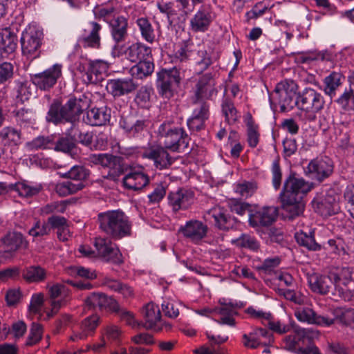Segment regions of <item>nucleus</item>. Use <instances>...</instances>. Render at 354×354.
<instances>
[{
    "mask_svg": "<svg viewBox=\"0 0 354 354\" xmlns=\"http://www.w3.org/2000/svg\"><path fill=\"white\" fill-rule=\"evenodd\" d=\"M88 106V100L84 95L80 97H71L64 104H62L59 99H55L50 105L46 120L55 125L71 123V127L67 131L68 136L73 141L92 149L93 133L83 131L75 125L80 115Z\"/></svg>",
    "mask_w": 354,
    "mask_h": 354,
    "instance_id": "f257e3e1",
    "label": "nucleus"
},
{
    "mask_svg": "<svg viewBox=\"0 0 354 354\" xmlns=\"http://www.w3.org/2000/svg\"><path fill=\"white\" fill-rule=\"evenodd\" d=\"M97 223L100 230L113 240H120L131 234L132 223L122 210L99 213Z\"/></svg>",
    "mask_w": 354,
    "mask_h": 354,
    "instance_id": "f03ea898",
    "label": "nucleus"
},
{
    "mask_svg": "<svg viewBox=\"0 0 354 354\" xmlns=\"http://www.w3.org/2000/svg\"><path fill=\"white\" fill-rule=\"evenodd\" d=\"M159 144L173 152H185L189 146V138L182 127L174 121H164L155 131Z\"/></svg>",
    "mask_w": 354,
    "mask_h": 354,
    "instance_id": "7ed1b4c3",
    "label": "nucleus"
},
{
    "mask_svg": "<svg viewBox=\"0 0 354 354\" xmlns=\"http://www.w3.org/2000/svg\"><path fill=\"white\" fill-rule=\"evenodd\" d=\"M205 0H175L158 3L160 12L166 14L170 24L175 21L178 24H185L188 16L192 13L196 6L203 4Z\"/></svg>",
    "mask_w": 354,
    "mask_h": 354,
    "instance_id": "20e7f679",
    "label": "nucleus"
},
{
    "mask_svg": "<svg viewBox=\"0 0 354 354\" xmlns=\"http://www.w3.org/2000/svg\"><path fill=\"white\" fill-rule=\"evenodd\" d=\"M297 103V109L304 115V120L312 122L315 120L316 114L324 109L325 100L321 93L310 87H306L298 92Z\"/></svg>",
    "mask_w": 354,
    "mask_h": 354,
    "instance_id": "39448f33",
    "label": "nucleus"
},
{
    "mask_svg": "<svg viewBox=\"0 0 354 354\" xmlns=\"http://www.w3.org/2000/svg\"><path fill=\"white\" fill-rule=\"evenodd\" d=\"M156 87L158 95L169 100L174 96L180 84V71L176 67L161 68L156 73Z\"/></svg>",
    "mask_w": 354,
    "mask_h": 354,
    "instance_id": "423d86ee",
    "label": "nucleus"
},
{
    "mask_svg": "<svg viewBox=\"0 0 354 354\" xmlns=\"http://www.w3.org/2000/svg\"><path fill=\"white\" fill-rule=\"evenodd\" d=\"M43 39L42 29L36 24H29L22 32L20 39L23 55L30 59L39 57Z\"/></svg>",
    "mask_w": 354,
    "mask_h": 354,
    "instance_id": "0eeeda50",
    "label": "nucleus"
},
{
    "mask_svg": "<svg viewBox=\"0 0 354 354\" xmlns=\"http://www.w3.org/2000/svg\"><path fill=\"white\" fill-rule=\"evenodd\" d=\"M297 86L292 80H285L278 83L274 88L270 100H275L280 106L281 112H286L297 107Z\"/></svg>",
    "mask_w": 354,
    "mask_h": 354,
    "instance_id": "6e6552de",
    "label": "nucleus"
},
{
    "mask_svg": "<svg viewBox=\"0 0 354 354\" xmlns=\"http://www.w3.org/2000/svg\"><path fill=\"white\" fill-rule=\"evenodd\" d=\"M110 33L114 45L112 48L111 55L120 57L123 52V44L128 37V20L123 16L118 15L109 23Z\"/></svg>",
    "mask_w": 354,
    "mask_h": 354,
    "instance_id": "1a4fd4ad",
    "label": "nucleus"
},
{
    "mask_svg": "<svg viewBox=\"0 0 354 354\" xmlns=\"http://www.w3.org/2000/svg\"><path fill=\"white\" fill-rule=\"evenodd\" d=\"M310 190L308 183L303 178H297L295 174H290L284 182L280 198L286 201L303 200L304 196Z\"/></svg>",
    "mask_w": 354,
    "mask_h": 354,
    "instance_id": "9d476101",
    "label": "nucleus"
},
{
    "mask_svg": "<svg viewBox=\"0 0 354 354\" xmlns=\"http://www.w3.org/2000/svg\"><path fill=\"white\" fill-rule=\"evenodd\" d=\"M193 103L212 100L218 93L212 74L207 73L201 76L193 88Z\"/></svg>",
    "mask_w": 354,
    "mask_h": 354,
    "instance_id": "9b49d317",
    "label": "nucleus"
},
{
    "mask_svg": "<svg viewBox=\"0 0 354 354\" xmlns=\"http://www.w3.org/2000/svg\"><path fill=\"white\" fill-rule=\"evenodd\" d=\"M88 160L94 165L109 168L110 170L106 177L114 181L117 180L123 172L121 159L118 156L110 153L91 154Z\"/></svg>",
    "mask_w": 354,
    "mask_h": 354,
    "instance_id": "f8f14e48",
    "label": "nucleus"
},
{
    "mask_svg": "<svg viewBox=\"0 0 354 354\" xmlns=\"http://www.w3.org/2000/svg\"><path fill=\"white\" fill-rule=\"evenodd\" d=\"M62 66L55 64L43 72L31 75L32 84L39 90L48 91L57 83L62 76Z\"/></svg>",
    "mask_w": 354,
    "mask_h": 354,
    "instance_id": "ddd939ff",
    "label": "nucleus"
},
{
    "mask_svg": "<svg viewBox=\"0 0 354 354\" xmlns=\"http://www.w3.org/2000/svg\"><path fill=\"white\" fill-rule=\"evenodd\" d=\"M278 209L273 206L254 207L250 212L248 222L252 227H269L277 219Z\"/></svg>",
    "mask_w": 354,
    "mask_h": 354,
    "instance_id": "4468645a",
    "label": "nucleus"
},
{
    "mask_svg": "<svg viewBox=\"0 0 354 354\" xmlns=\"http://www.w3.org/2000/svg\"><path fill=\"white\" fill-rule=\"evenodd\" d=\"M204 218L213 222L216 228L223 231H228L236 224V218L231 216L224 207L219 205L207 211Z\"/></svg>",
    "mask_w": 354,
    "mask_h": 354,
    "instance_id": "2eb2a0df",
    "label": "nucleus"
},
{
    "mask_svg": "<svg viewBox=\"0 0 354 354\" xmlns=\"http://www.w3.org/2000/svg\"><path fill=\"white\" fill-rule=\"evenodd\" d=\"M204 218L213 222L216 228L223 231H228L236 224V218L231 216L224 207L219 205L207 211Z\"/></svg>",
    "mask_w": 354,
    "mask_h": 354,
    "instance_id": "dca6fc26",
    "label": "nucleus"
},
{
    "mask_svg": "<svg viewBox=\"0 0 354 354\" xmlns=\"http://www.w3.org/2000/svg\"><path fill=\"white\" fill-rule=\"evenodd\" d=\"M100 317L95 314L82 319L72 328L70 339L73 342L84 340L93 336L100 324Z\"/></svg>",
    "mask_w": 354,
    "mask_h": 354,
    "instance_id": "f3484780",
    "label": "nucleus"
},
{
    "mask_svg": "<svg viewBox=\"0 0 354 354\" xmlns=\"http://www.w3.org/2000/svg\"><path fill=\"white\" fill-rule=\"evenodd\" d=\"M48 288V298L47 301L51 309L46 312V315L49 319L56 315L59 310L67 304L68 294L65 286L62 284L55 283Z\"/></svg>",
    "mask_w": 354,
    "mask_h": 354,
    "instance_id": "a211bd4d",
    "label": "nucleus"
},
{
    "mask_svg": "<svg viewBox=\"0 0 354 354\" xmlns=\"http://www.w3.org/2000/svg\"><path fill=\"white\" fill-rule=\"evenodd\" d=\"M95 247L100 256L104 261L115 264H120L123 262L122 255L117 245L110 240L97 237L95 239Z\"/></svg>",
    "mask_w": 354,
    "mask_h": 354,
    "instance_id": "6ab92c4d",
    "label": "nucleus"
},
{
    "mask_svg": "<svg viewBox=\"0 0 354 354\" xmlns=\"http://www.w3.org/2000/svg\"><path fill=\"white\" fill-rule=\"evenodd\" d=\"M167 150L160 145L149 146L145 149L142 157L153 160L156 168L162 170L170 167L174 161Z\"/></svg>",
    "mask_w": 354,
    "mask_h": 354,
    "instance_id": "aec40b11",
    "label": "nucleus"
},
{
    "mask_svg": "<svg viewBox=\"0 0 354 354\" xmlns=\"http://www.w3.org/2000/svg\"><path fill=\"white\" fill-rule=\"evenodd\" d=\"M102 26L95 21L88 22L78 38L79 46L83 48H99L101 45L100 32Z\"/></svg>",
    "mask_w": 354,
    "mask_h": 354,
    "instance_id": "412c9836",
    "label": "nucleus"
},
{
    "mask_svg": "<svg viewBox=\"0 0 354 354\" xmlns=\"http://www.w3.org/2000/svg\"><path fill=\"white\" fill-rule=\"evenodd\" d=\"M138 84L132 77H124L109 80L106 86V91L114 97H120L134 92Z\"/></svg>",
    "mask_w": 354,
    "mask_h": 354,
    "instance_id": "4be33fe9",
    "label": "nucleus"
},
{
    "mask_svg": "<svg viewBox=\"0 0 354 354\" xmlns=\"http://www.w3.org/2000/svg\"><path fill=\"white\" fill-rule=\"evenodd\" d=\"M179 232L191 242L197 244L206 237L208 227L201 221L192 219L181 226Z\"/></svg>",
    "mask_w": 354,
    "mask_h": 354,
    "instance_id": "5701e85b",
    "label": "nucleus"
},
{
    "mask_svg": "<svg viewBox=\"0 0 354 354\" xmlns=\"http://www.w3.org/2000/svg\"><path fill=\"white\" fill-rule=\"evenodd\" d=\"M194 192L185 188L170 192L167 196L168 204L174 212L188 209L194 203Z\"/></svg>",
    "mask_w": 354,
    "mask_h": 354,
    "instance_id": "b1692460",
    "label": "nucleus"
},
{
    "mask_svg": "<svg viewBox=\"0 0 354 354\" xmlns=\"http://www.w3.org/2000/svg\"><path fill=\"white\" fill-rule=\"evenodd\" d=\"M333 171V161L328 157L311 160L306 169V173L319 181L328 178Z\"/></svg>",
    "mask_w": 354,
    "mask_h": 354,
    "instance_id": "393cba45",
    "label": "nucleus"
},
{
    "mask_svg": "<svg viewBox=\"0 0 354 354\" xmlns=\"http://www.w3.org/2000/svg\"><path fill=\"white\" fill-rule=\"evenodd\" d=\"M215 18L210 6H203L190 19V28L193 32L207 31Z\"/></svg>",
    "mask_w": 354,
    "mask_h": 354,
    "instance_id": "a878e982",
    "label": "nucleus"
},
{
    "mask_svg": "<svg viewBox=\"0 0 354 354\" xmlns=\"http://www.w3.org/2000/svg\"><path fill=\"white\" fill-rule=\"evenodd\" d=\"M339 279V277L335 273H331L330 276L313 273L308 276V282L313 292L324 295L330 292L333 281L337 283Z\"/></svg>",
    "mask_w": 354,
    "mask_h": 354,
    "instance_id": "bb28decb",
    "label": "nucleus"
},
{
    "mask_svg": "<svg viewBox=\"0 0 354 354\" xmlns=\"http://www.w3.org/2000/svg\"><path fill=\"white\" fill-rule=\"evenodd\" d=\"M84 303L89 308H98L109 312L118 310V302L113 297H109L103 292H93L85 299Z\"/></svg>",
    "mask_w": 354,
    "mask_h": 354,
    "instance_id": "cd10ccee",
    "label": "nucleus"
},
{
    "mask_svg": "<svg viewBox=\"0 0 354 354\" xmlns=\"http://www.w3.org/2000/svg\"><path fill=\"white\" fill-rule=\"evenodd\" d=\"M270 330L279 334L286 333L291 330L298 336L299 339L304 338H313L315 332L310 328H304L297 325L294 322H290L289 324H283L280 322H272L269 319L268 323H264Z\"/></svg>",
    "mask_w": 354,
    "mask_h": 354,
    "instance_id": "c85d7f7f",
    "label": "nucleus"
},
{
    "mask_svg": "<svg viewBox=\"0 0 354 354\" xmlns=\"http://www.w3.org/2000/svg\"><path fill=\"white\" fill-rule=\"evenodd\" d=\"M294 314L296 318L301 322L320 326H330L334 324L333 319L319 315L309 307H298L295 309Z\"/></svg>",
    "mask_w": 354,
    "mask_h": 354,
    "instance_id": "c756f323",
    "label": "nucleus"
},
{
    "mask_svg": "<svg viewBox=\"0 0 354 354\" xmlns=\"http://www.w3.org/2000/svg\"><path fill=\"white\" fill-rule=\"evenodd\" d=\"M28 247V241L21 233L10 232L1 239L0 254L13 253L19 250H26Z\"/></svg>",
    "mask_w": 354,
    "mask_h": 354,
    "instance_id": "7c9ffc66",
    "label": "nucleus"
},
{
    "mask_svg": "<svg viewBox=\"0 0 354 354\" xmlns=\"http://www.w3.org/2000/svg\"><path fill=\"white\" fill-rule=\"evenodd\" d=\"M120 127L129 138L138 137L147 128L148 122L146 120L137 119L133 115L122 117L119 122Z\"/></svg>",
    "mask_w": 354,
    "mask_h": 354,
    "instance_id": "2f4dec72",
    "label": "nucleus"
},
{
    "mask_svg": "<svg viewBox=\"0 0 354 354\" xmlns=\"http://www.w3.org/2000/svg\"><path fill=\"white\" fill-rule=\"evenodd\" d=\"M149 183V178L142 167L131 169L123 178V184L129 189L140 190Z\"/></svg>",
    "mask_w": 354,
    "mask_h": 354,
    "instance_id": "473e14b6",
    "label": "nucleus"
},
{
    "mask_svg": "<svg viewBox=\"0 0 354 354\" xmlns=\"http://www.w3.org/2000/svg\"><path fill=\"white\" fill-rule=\"evenodd\" d=\"M127 59L131 62H138L151 58V48L145 44L136 42L125 50Z\"/></svg>",
    "mask_w": 354,
    "mask_h": 354,
    "instance_id": "72a5a7b5",
    "label": "nucleus"
},
{
    "mask_svg": "<svg viewBox=\"0 0 354 354\" xmlns=\"http://www.w3.org/2000/svg\"><path fill=\"white\" fill-rule=\"evenodd\" d=\"M142 315L145 319V322L142 324L144 328L156 331L160 330V328L157 326L161 318L160 310L158 306L153 303L147 304L142 310Z\"/></svg>",
    "mask_w": 354,
    "mask_h": 354,
    "instance_id": "f704fd0d",
    "label": "nucleus"
},
{
    "mask_svg": "<svg viewBox=\"0 0 354 354\" xmlns=\"http://www.w3.org/2000/svg\"><path fill=\"white\" fill-rule=\"evenodd\" d=\"M110 112L106 107L92 108L86 112L83 120L85 123L91 126L104 125L110 120Z\"/></svg>",
    "mask_w": 354,
    "mask_h": 354,
    "instance_id": "c9c22d12",
    "label": "nucleus"
},
{
    "mask_svg": "<svg viewBox=\"0 0 354 354\" xmlns=\"http://www.w3.org/2000/svg\"><path fill=\"white\" fill-rule=\"evenodd\" d=\"M109 66L106 62L101 60L92 61L89 74L87 79L84 78V82L93 84L101 82L106 75Z\"/></svg>",
    "mask_w": 354,
    "mask_h": 354,
    "instance_id": "e433bc0d",
    "label": "nucleus"
},
{
    "mask_svg": "<svg viewBox=\"0 0 354 354\" xmlns=\"http://www.w3.org/2000/svg\"><path fill=\"white\" fill-rule=\"evenodd\" d=\"M315 211L323 216H328L335 214L337 211V203L336 197L327 194L325 197L317 201H313Z\"/></svg>",
    "mask_w": 354,
    "mask_h": 354,
    "instance_id": "4c0bfd02",
    "label": "nucleus"
},
{
    "mask_svg": "<svg viewBox=\"0 0 354 354\" xmlns=\"http://www.w3.org/2000/svg\"><path fill=\"white\" fill-rule=\"evenodd\" d=\"M345 77L341 72L332 71L324 77V92L332 100L336 95L338 88L342 84Z\"/></svg>",
    "mask_w": 354,
    "mask_h": 354,
    "instance_id": "58836bf2",
    "label": "nucleus"
},
{
    "mask_svg": "<svg viewBox=\"0 0 354 354\" xmlns=\"http://www.w3.org/2000/svg\"><path fill=\"white\" fill-rule=\"evenodd\" d=\"M0 140L5 146H17L21 143V132L11 126L3 127L0 131Z\"/></svg>",
    "mask_w": 354,
    "mask_h": 354,
    "instance_id": "ea45409f",
    "label": "nucleus"
},
{
    "mask_svg": "<svg viewBox=\"0 0 354 354\" xmlns=\"http://www.w3.org/2000/svg\"><path fill=\"white\" fill-rule=\"evenodd\" d=\"M195 56L193 60L201 67V72L205 71L217 57L213 55V52L207 50L204 46H199L198 49H195Z\"/></svg>",
    "mask_w": 354,
    "mask_h": 354,
    "instance_id": "a19ab883",
    "label": "nucleus"
},
{
    "mask_svg": "<svg viewBox=\"0 0 354 354\" xmlns=\"http://www.w3.org/2000/svg\"><path fill=\"white\" fill-rule=\"evenodd\" d=\"M17 37L11 32L10 28H5L1 32L0 49L3 53L9 55L12 53L17 48Z\"/></svg>",
    "mask_w": 354,
    "mask_h": 354,
    "instance_id": "79ce46f5",
    "label": "nucleus"
},
{
    "mask_svg": "<svg viewBox=\"0 0 354 354\" xmlns=\"http://www.w3.org/2000/svg\"><path fill=\"white\" fill-rule=\"evenodd\" d=\"M154 71V64L152 58L136 62V64L131 67L130 72L133 77L142 80L152 74Z\"/></svg>",
    "mask_w": 354,
    "mask_h": 354,
    "instance_id": "37998d69",
    "label": "nucleus"
},
{
    "mask_svg": "<svg viewBox=\"0 0 354 354\" xmlns=\"http://www.w3.org/2000/svg\"><path fill=\"white\" fill-rule=\"evenodd\" d=\"M282 208L286 212V216L289 219H293L300 216L304 210L305 204L303 200L286 201L285 198H281Z\"/></svg>",
    "mask_w": 354,
    "mask_h": 354,
    "instance_id": "c03bdc74",
    "label": "nucleus"
},
{
    "mask_svg": "<svg viewBox=\"0 0 354 354\" xmlns=\"http://www.w3.org/2000/svg\"><path fill=\"white\" fill-rule=\"evenodd\" d=\"M136 24L142 37L146 41L152 44L156 39V32L150 19L146 17H139L136 19Z\"/></svg>",
    "mask_w": 354,
    "mask_h": 354,
    "instance_id": "a18cd8bd",
    "label": "nucleus"
},
{
    "mask_svg": "<svg viewBox=\"0 0 354 354\" xmlns=\"http://www.w3.org/2000/svg\"><path fill=\"white\" fill-rule=\"evenodd\" d=\"M221 113L225 122L231 125L234 124L239 119V113L232 100L224 97L221 102Z\"/></svg>",
    "mask_w": 354,
    "mask_h": 354,
    "instance_id": "49530a36",
    "label": "nucleus"
},
{
    "mask_svg": "<svg viewBox=\"0 0 354 354\" xmlns=\"http://www.w3.org/2000/svg\"><path fill=\"white\" fill-rule=\"evenodd\" d=\"M214 313L219 317L216 320L218 324L234 326L235 325L234 315H236V310L231 306H223L214 310Z\"/></svg>",
    "mask_w": 354,
    "mask_h": 354,
    "instance_id": "de8ad7c7",
    "label": "nucleus"
},
{
    "mask_svg": "<svg viewBox=\"0 0 354 354\" xmlns=\"http://www.w3.org/2000/svg\"><path fill=\"white\" fill-rule=\"evenodd\" d=\"M195 54L194 45L188 42H184L175 51L174 60L175 62L187 63L190 60H193Z\"/></svg>",
    "mask_w": 354,
    "mask_h": 354,
    "instance_id": "09e8293b",
    "label": "nucleus"
},
{
    "mask_svg": "<svg viewBox=\"0 0 354 354\" xmlns=\"http://www.w3.org/2000/svg\"><path fill=\"white\" fill-rule=\"evenodd\" d=\"M295 237L299 245L306 248L308 250L319 251L322 249L321 245L315 241L314 232L307 234L299 231L296 232Z\"/></svg>",
    "mask_w": 354,
    "mask_h": 354,
    "instance_id": "8fccbe9b",
    "label": "nucleus"
},
{
    "mask_svg": "<svg viewBox=\"0 0 354 354\" xmlns=\"http://www.w3.org/2000/svg\"><path fill=\"white\" fill-rule=\"evenodd\" d=\"M344 111H354V90L351 87L345 88L344 91L335 100Z\"/></svg>",
    "mask_w": 354,
    "mask_h": 354,
    "instance_id": "3c124183",
    "label": "nucleus"
},
{
    "mask_svg": "<svg viewBox=\"0 0 354 354\" xmlns=\"http://www.w3.org/2000/svg\"><path fill=\"white\" fill-rule=\"evenodd\" d=\"M55 138L54 136H38L27 142L26 145L30 150L53 149L55 145Z\"/></svg>",
    "mask_w": 354,
    "mask_h": 354,
    "instance_id": "603ef678",
    "label": "nucleus"
},
{
    "mask_svg": "<svg viewBox=\"0 0 354 354\" xmlns=\"http://www.w3.org/2000/svg\"><path fill=\"white\" fill-rule=\"evenodd\" d=\"M232 243L240 248H247L252 251H257L260 245L257 239L248 234H243L239 238L232 240Z\"/></svg>",
    "mask_w": 354,
    "mask_h": 354,
    "instance_id": "864d4df0",
    "label": "nucleus"
},
{
    "mask_svg": "<svg viewBox=\"0 0 354 354\" xmlns=\"http://www.w3.org/2000/svg\"><path fill=\"white\" fill-rule=\"evenodd\" d=\"M22 276L28 282H39L46 277V271L40 266H30L23 270Z\"/></svg>",
    "mask_w": 354,
    "mask_h": 354,
    "instance_id": "5fc2aeb1",
    "label": "nucleus"
},
{
    "mask_svg": "<svg viewBox=\"0 0 354 354\" xmlns=\"http://www.w3.org/2000/svg\"><path fill=\"white\" fill-rule=\"evenodd\" d=\"M247 142L249 147L255 148L260 140V132L259 125L256 124L250 118L247 124Z\"/></svg>",
    "mask_w": 354,
    "mask_h": 354,
    "instance_id": "6e6d98bb",
    "label": "nucleus"
},
{
    "mask_svg": "<svg viewBox=\"0 0 354 354\" xmlns=\"http://www.w3.org/2000/svg\"><path fill=\"white\" fill-rule=\"evenodd\" d=\"M41 186H31L26 183L10 184V190H15L21 196L31 197L37 195L41 190Z\"/></svg>",
    "mask_w": 354,
    "mask_h": 354,
    "instance_id": "4d7b16f0",
    "label": "nucleus"
},
{
    "mask_svg": "<svg viewBox=\"0 0 354 354\" xmlns=\"http://www.w3.org/2000/svg\"><path fill=\"white\" fill-rule=\"evenodd\" d=\"M13 113L16 121L19 126L26 127L34 123V114L32 111L20 109Z\"/></svg>",
    "mask_w": 354,
    "mask_h": 354,
    "instance_id": "13d9d810",
    "label": "nucleus"
},
{
    "mask_svg": "<svg viewBox=\"0 0 354 354\" xmlns=\"http://www.w3.org/2000/svg\"><path fill=\"white\" fill-rule=\"evenodd\" d=\"M88 173L87 170L82 166L75 165L71 168V169L64 174L61 176L65 178H70L74 181L82 182L87 178Z\"/></svg>",
    "mask_w": 354,
    "mask_h": 354,
    "instance_id": "bf43d9fd",
    "label": "nucleus"
},
{
    "mask_svg": "<svg viewBox=\"0 0 354 354\" xmlns=\"http://www.w3.org/2000/svg\"><path fill=\"white\" fill-rule=\"evenodd\" d=\"M257 189V183L252 181H243L236 185L235 192L242 198H248L254 194Z\"/></svg>",
    "mask_w": 354,
    "mask_h": 354,
    "instance_id": "052dcab7",
    "label": "nucleus"
},
{
    "mask_svg": "<svg viewBox=\"0 0 354 354\" xmlns=\"http://www.w3.org/2000/svg\"><path fill=\"white\" fill-rule=\"evenodd\" d=\"M336 318L344 326L354 328V308H344L337 311Z\"/></svg>",
    "mask_w": 354,
    "mask_h": 354,
    "instance_id": "680f3d73",
    "label": "nucleus"
},
{
    "mask_svg": "<svg viewBox=\"0 0 354 354\" xmlns=\"http://www.w3.org/2000/svg\"><path fill=\"white\" fill-rule=\"evenodd\" d=\"M50 233V229L48 219L44 222L37 221L28 232V234L33 237L47 236Z\"/></svg>",
    "mask_w": 354,
    "mask_h": 354,
    "instance_id": "e2e57ef3",
    "label": "nucleus"
},
{
    "mask_svg": "<svg viewBox=\"0 0 354 354\" xmlns=\"http://www.w3.org/2000/svg\"><path fill=\"white\" fill-rule=\"evenodd\" d=\"M278 294L283 296L287 300H289L296 304L301 305L304 303V297L294 289L279 288Z\"/></svg>",
    "mask_w": 354,
    "mask_h": 354,
    "instance_id": "0e129e2a",
    "label": "nucleus"
},
{
    "mask_svg": "<svg viewBox=\"0 0 354 354\" xmlns=\"http://www.w3.org/2000/svg\"><path fill=\"white\" fill-rule=\"evenodd\" d=\"M42 333L43 328L41 325L38 323L33 322L26 340V345L32 346L38 343L41 339Z\"/></svg>",
    "mask_w": 354,
    "mask_h": 354,
    "instance_id": "69168bd1",
    "label": "nucleus"
},
{
    "mask_svg": "<svg viewBox=\"0 0 354 354\" xmlns=\"http://www.w3.org/2000/svg\"><path fill=\"white\" fill-rule=\"evenodd\" d=\"M151 92V88L147 86L141 87L136 96V102L142 108L148 107L149 105Z\"/></svg>",
    "mask_w": 354,
    "mask_h": 354,
    "instance_id": "338daca9",
    "label": "nucleus"
},
{
    "mask_svg": "<svg viewBox=\"0 0 354 354\" xmlns=\"http://www.w3.org/2000/svg\"><path fill=\"white\" fill-rule=\"evenodd\" d=\"M194 104L196 106L193 110L192 115L207 121L210 115L209 104L206 101H199L197 103H194Z\"/></svg>",
    "mask_w": 354,
    "mask_h": 354,
    "instance_id": "774afa93",
    "label": "nucleus"
}]
</instances>
